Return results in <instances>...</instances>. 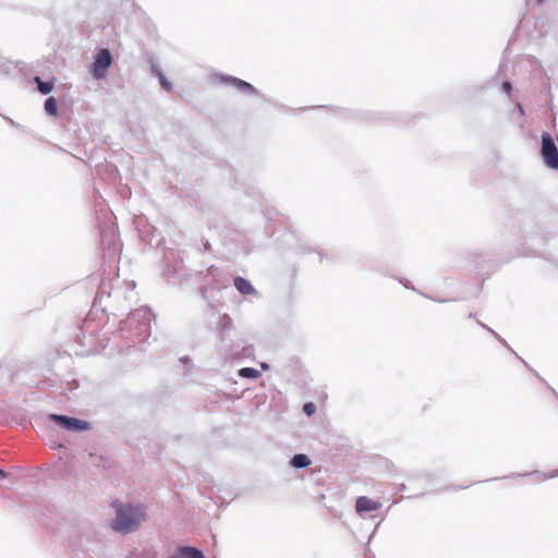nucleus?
Masks as SVG:
<instances>
[{
    "instance_id": "f257e3e1",
    "label": "nucleus",
    "mask_w": 558,
    "mask_h": 558,
    "mask_svg": "<svg viewBox=\"0 0 558 558\" xmlns=\"http://www.w3.org/2000/svg\"><path fill=\"white\" fill-rule=\"evenodd\" d=\"M116 517L111 521V527L121 534H129L136 531L146 521L144 507L141 505L113 502Z\"/></svg>"
},
{
    "instance_id": "6ab92c4d",
    "label": "nucleus",
    "mask_w": 558,
    "mask_h": 558,
    "mask_svg": "<svg viewBox=\"0 0 558 558\" xmlns=\"http://www.w3.org/2000/svg\"><path fill=\"white\" fill-rule=\"evenodd\" d=\"M518 108H519L520 113L523 114L524 111H523V108H522V106L520 104L518 105Z\"/></svg>"
},
{
    "instance_id": "423d86ee",
    "label": "nucleus",
    "mask_w": 558,
    "mask_h": 558,
    "mask_svg": "<svg viewBox=\"0 0 558 558\" xmlns=\"http://www.w3.org/2000/svg\"><path fill=\"white\" fill-rule=\"evenodd\" d=\"M355 507L357 512H366L378 510L381 505L368 497H359Z\"/></svg>"
},
{
    "instance_id": "6e6552de",
    "label": "nucleus",
    "mask_w": 558,
    "mask_h": 558,
    "mask_svg": "<svg viewBox=\"0 0 558 558\" xmlns=\"http://www.w3.org/2000/svg\"><path fill=\"white\" fill-rule=\"evenodd\" d=\"M234 287L242 294H254L256 292L252 283L241 277L234 279Z\"/></svg>"
},
{
    "instance_id": "9b49d317",
    "label": "nucleus",
    "mask_w": 558,
    "mask_h": 558,
    "mask_svg": "<svg viewBox=\"0 0 558 558\" xmlns=\"http://www.w3.org/2000/svg\"><path fill=\"white\" fill-rule=\"evenodd\" d=\"M239 375L243 378H257L260 376L259 371L253 367H243L239 371Z\"/></svg>"
},
{
    "instance_id": "dca6fc26",
    "label": "nucleus",
    "mask_w": 558,
    "mask_h": 558,
    "mask_svg": "<svg viewBox=\"0 0 558 558\" xmlns=\"http://www.w3.org/2000/svg\"><path fill=\"white\" fill-rule=\"evenodd\" d=\"M502 90H504L506 94H509V93H510V90H511V84H510V82H505V83L502 84Z\"/></svg>"
},
{
    "instance_id": "4be33fe9",
    "label": "nucleus",
    "mask_w": 558,
    "mask_h": 558,
    "mask_svg": "<svg viewBox=\"0 0 558 558\" xmlns=\"http://www.w3.org/2000/svg\"><path fill=\"white\" fill-rule=\"evenodd\" d=\"M539 2H543L544 0H538Z\"/></svg>"
},
{
    "instance_id": "7ed1b4c3",
    "label": "nucleus",
    "mask_w": 558,
    "mask_h": 558,
    "mask_svg": "<svg viewBox=\"0 0 558 558\" xmlns=\"http://www.w3.org/2000/svg\"><path fill=\"white\" fill-rule=\"evenodd\" d=\"M542 156L547 167L558 169V149L549 134L542 136Z\"/></svg>"
},
{
    "instance_id": "39448f33",
    "label": "nucleus",
    "mask_w": 558,
    "mask_h": 558,
    "mask_svg": "<svg viewBox=\"0 0 558 558\" xmlns=\"http://www.w3.org/2000/svg\"><path fill=\"white\" fill-rule=\"evenodd\" d=\"M112 63V57L108 49H101L95 57V61L93 63V76L96 80H100L105 77L108 68Z\"/></svg>"
},
{
    "instance_id": "412c9836",
    "label": "nucleus",
    "mask_w": 558,
    "mask_h": 558,
    "mask_svg": "<svg viewBox=\"0 0 558 558\" xmlns=\"http://www.w3.org/2000/svg\"><path fill=\"white\" fill-rule=\"evenodd\" d=\"M118 250V244H114L113 251Z\"/></svg>"
},
{
    "instance_id": "20e7f679",
    "label": "nucleus",
    "mask_w": 558,
    "mask_h": 558,
    "mask_svg": "<svg viewBox=\"0 0 558 558\" xmlns=\"http://www.w3.org/2000/svg\"><path fill=\"white\" fill-rule=\"evenodd\" d=\"M49 420L70 432H83L89 427L86 421L65 415L50 414Z\"/></svg>"
},
{
    "instance_id": "1a4fd4ad",
    "label": "nucleus",
    "mask_w": 558,
    "mask_h": 558,
    "mask_svg": "<svg viewBox=\"0 0 558 558\" xmlns=\"http://www.w3.org/2000/svg\"><path fill=\"white\" fill-rule=\"evenodd\" d=\"M290 463L295 469H302L310 465L311 460L306 454L298 453L291 459Z\"/></svg>"
},
{
    "instance_id": "2eb2a0df",
    "label": "nucleus",
    "mask_w": 558,
    "mask_h": 558,
    "mask_svg": "<svg viewBox=\"0 0 558 558\" xmlns=\"http://www.w3.org/2000/svg\"><path fill=\"white\" fill-rule=\"evenodd\" d=\"M303 411H304V413H305L306 415H308V416H310V415L314 414V412L316 411V407H315V404H314V403H312V402H307V403H305V404H304V407H303Z\"/></svg>"
},
{
    "instance_id": "f3484780",
    "label": "nucleus",
    "mask_w": 558,
    "mask_h": 558,
    "mask_svg": "<svg viewBox=\"0 0 558 558\" xmlns=\"http://www.w3.org/2000/svg\"><path fill=\"white\" fill-rule=\"evenodd\" d=\"M107 236H110V238L114 239V236H116V235H114V230H113V229H111V230H109L108 232H106V233L104 234V239H105V238H107Z\"/></svg>"
},
{
    "instance_id": "f03ea898",
    "label": "nucleus",
    "mask_w": 558,
    "mask_h": 558,
    "mask_svg": "<svg viewBox=\"0 0 558 558\" xmlns=\"http://www.w3.org/2000/svg\"><path fill=\"white\" fill-rule=\"evenodd\" d=\"M151 319V312L148 307L142 306L133 311L122 323L121 329L135 328L137 336L148 331Z\"/></svg>"
},
{
    "instance_id": "f8f14e48",
    "label": "nucleus",
    "mask_w": 558,
    "mask_h": 558,
    "mask_svg": "<svg viewBox=\"0 0 558 558\" xmlns=\"http://www.w3.org/2000/svg\"><path fill=\"white\" fill-rule=\"evenodd\" d=\"M35 81L37 83L38 90L44 95L49 94L53 88L52 82H43L38 76L35 78Z\"/></svg>"
},
{
    "instance_id": "4468645a",
    "label": "nucleus",
    "mask_w": 558,
    "mask_h": 558,
    "mask_svg": "<svg viewBox=\"0 0 558 558\" xmlns=\"http://www.w3.org/2000/svg\"><path fill=\"white\" fill-rule=\"evenodd\" d=\"M219 329L223 332L226 329L231 327V318L228 315H223L219 320Z\"/></svg>"
},
{
    "instance_id": "0eeeda50",
    "label": "nucleus",
    "mask_w": 558,
    "mask_h": 558,
    "mask_svg": "<svg viewBox=\"0 0 558 558\" xmlns=\"http://www.w3.org/2000/svg\"><path fill=\"white\" fill-rule=\"evenodd\" d=\"M226 82L232 84L238 90L246 94H254L256 89L247 82L240 78L228 76L223 78Z\"/></svg>"
},
{
    "instance_id": "9d476101",
    "label": "nucleus",
    "mask_w": 558,
    "mask_h": 558,
    "mask_svg": "<svg viewBox=\"0 0 558 558\" xmlns=\"http://www.w3.org/2000/svg\"><path fill=\"white\" fill-rule=\"evenodd\" d=\"M45 110L50 116H57L58 113V105L57 100L53 97H49L45 101Z\"/></svg>"
},
{
    "instance_id": "ddd939ff",
    "label": "nucleus",
    "mask_w": 558,
    "mask_h": 558,
    "mask_svg": "<svg viewBox=\"0 0 558 558\" xmlns=\"http://www.w3.org/2000/svg\"><path fill=\"white\" fill-rule=\"evenodd\" d=\"M154 72L158 76L161 87L169 92L171 89V84L166 80L161 71L154 69Z\"/></svg>"
},
{
    "instance_id": "a211bd4d",
    "label": "nucleus",
    "mask_w": 558,
    "mask_h": 558,
    "mask_svg": "<svg viewBox=\"0 0 558 558\" xmlns=\"http://www.w3.org/2000/svg\"><path fill=\"white\" fill-rule=\"evenodd\" d=\"M7 477V473L0 469V480H4Z\"/></svg>"
},
{
    "instance_id": "aec40b11",
    "label": "nucleus",
    "mask_w": 558,
    "mask_h": 558,
    "mask_svg": "<svg viewBox=\"0 0 558 558\" xmlns=\"http://www.w3.org/2000/svg\"><path fill=\"white\" fill-rule=\"evenodd\" d=\"M262 367H263L264 369H267V368H268V365H267L266 363H263V364H262Z\"/></svg>"
}]
</instances>
